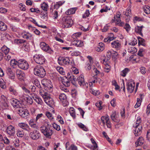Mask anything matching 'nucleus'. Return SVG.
Masks as SVG:
<instances>
[{
    "label": "nucleus",
    "mask_w": 150,
    "mask_h": 150,
    "mask_svg": "<svg viewBox=\"0 0 150 150\" xmlns=\"http://www.w3.org/2000/svg\"><path fill=\"white\" fill-rule=\"evenodd\" d=\"M34 74L40 78L44 77L46 75V71L43 67L40 65H37L33 69Z\"/></svg>",
    "instance_id": "1"
},
{
    "label": "nucleus",
    "mask_w": 150,
    "mask_h": 150,
    "mask_svg": "<svg viewBox=\"0 0 150 150\" xmlns=\"http://www.w3.org/2000/svg\"><path fill=\"white\" fill-rule=\"evenodd\" d=\"M141 120L140 117H138L137 118L136 123L133 125V127L135 128L134 133L135 136L140 135L141 133L142 129V125H140Z\"/></svg>",
    "instance_id": "2"
},
{
    "label": "nucleus",
    "mask_w": 150,
    "mask_h": 150,
    "mask_svg": "<svg viewBox=\"0 0 150 150\" xmlns=\"http://www.w3.org/2000/svg\"><path fill=\"white\" fill-rule=\"evenodd\" d=\"M72 73H68L67 74L68 78L71 81L72 83L75 85V82L77 80L76 74L79 73V71L78 69L75 67H74L72 69Z\"/></svg>",
    "instance_id": "3"
},
{
    "label": "nucleus",
    "mask_w": 150,
    "mask_h": 150,
    "mask_svg": "<svg viewBox=\"0 0 150 150\" xmlns=\"http://www.w3.org/2000/svg\"><path fill=\"white\" fill-rule=\"evenodd\" d=\"M40 131L46 137L48 138L51 137L53 133L52 129L49 127H42L40 128Z\"/></svg>",
    "instance_id": "4"
},
{
    "label": "nucleus",
    "mask_w": 150,
    "mask_h": 150,
    "mask_svg": "<svg viewBox=\"0 0 150 150\" xmlns=\"http://www.w3.org/2000/svg\"><path fill=\"white\" fill-rule=\"evenodd\" d=\"M40 48L44 51L50 54H52L54 51L49 46L44 42H41L40 43Z\"/></svg>",
    "instance_id": "5"
},
{
    "label": "nucleus",
    "mask_w": 150,
    "mask_h": 150,
    "mask_svg": "<svg viewBox=\"0 0 150 150\" xmlns=\"http://www.w3.org/2000/svg\"><path fill=\"white\" fill-rule=\"evenodd\" d=\"M63 26L64 28L71 27L73 24V21L70 17H64L62 18Z\"/></svg>",
    "instance_id": "6"
},
{
    "label": "nucleus",
    "mask_w": 150,
    "mask_h": 150,
    "mask_svg": "<svg viewBox=\"0 0 150 150\" xmlns=\"http://www.w3.org/2000/svg\"><path fill=\"white\" fill-rule=\"evenodd\" d=\"M33 59L37 63L40 64H44L45 61V59L44 57L40 54H35L33 57Z\"/></svg>",
    "instance_id": "7"
},
{
    "label": "nucleus",
    "mask_w": 150,
    "mask_h": 150,
    "mask_svg": "<svg viewBox=\"0 0 150 150\" xmlns=\"http://www.w3.org/2000/svg\"><path fill=\"white\" fill-rule=\"evenodd\" d=\"M18 66L20 68L26 70L28 69L29 65L26 60L23 59H20L18 61Z\"/></svg>",
    "instance_id": "8"
},
{
    "label": "nucleus",
    "mask_w": 150,
    "mask_h": 150,
    "mask_svg": "<svg viewBox=\"0 0 150 150\" xmlns=\"http://www.w3.org/2000/svg\"><path fill=\"white\" fill-rule=\"evenodd\" d=\"M11 103L13 107L15 108L20 109L23 107L22 102L16 99H11Z\"/></svg>",
    "instance_id": "9"
},
{
    "label": "nucleus",
    "mask_w": 150,
    "mask_h": 150,
    "mask_svg": "<svg viewBox=\"0 0 150 150\" xmlns=\"http://www.w3.org/2000/svg\"><path fill=\"white\" fill-rule=\"evenodd\" d=\"M29 136L33 140H37L41 137V134L39 131L34 130L30 133Z\"/></svg>",
    "instance_id": "10"
},
{
    "label": "nucleus",
    "mask_w": 150,
    "mask_h": 150,
    "mask_svg": "<svg viewBox=\"0 0 150 150\" xmlns=\"http://www.w3.org/2000/svg\"><path fill=\"white\" fill-rule=\"evenodd\" d=\"M109 120V118L108 115L103 116L101 118V120L103 125H104L105 123L107 127L110 128L111 127V125Z\"/></svg>",
    "instance_id": "11"
},
{
    "label": "nucleus",
    "mask_w": 150,
    "mask_h": 150,
    "mask_svg": "<svg viewBox=\"0 0 150 150\" xmlns=\"http://www.w3.org/2000/svg\"><path fill=\"white\" fill-rule=\"evenodd\" d=\"M18 113L21 115L22 117H26L29 115V112L28 110L25 109L23 107L18 110Z\"/></svg>",
    "instance_id": "12"
},
{
    "label": "nucleus",
    "mask_w": 150,
    "mask_h": 150,
    "mask_svg": "<svg viewBox=\"0 0 150 150\" xmlns=\"http://www.w3.org/2000/svg\"><path fill=\"white\" fill-rule=\"evenodd\" d=\"M70 60L69 57H63L61 58L59 61V63L60 65L66 66L70 64Z\"/></svg>",
    "instance_id": "13"
},
{
    "label": "nucleus",
    "mask_w": 150,
    "mask_h": 150,
    "mask_svg": "<svg viewBox=\"0 0 150 150\" xmlns=\"http://www.w3.org/2000/svg\"><path fill=\"white\" fill-rule=\"evenodd\" d=\"M127 89L128 92L129 93H132L133 91L135 86V82L131 80L128 81L127 84Z\"/></svg>",
    "instance_id": "14"
},
{
    "label": "nucleus",
    "mask_w": 150,
    "mask_h": 150,
    "mask_svg": "<svg viewBox=\"0 0 150 150\" xmlns=\"http://www.w3.org/2000/svg\"><path fill=\"white\" fill-rule=\"evenodd\" d=\"M43 99L44 101L50 107H52L54 104V102L52 98L49 96L48 95Z\"/></svg>",
    "instance_id": "15"
},
{
    "label": "nucleus",
    "mask_w": 150,
    "mask_h": 150,
    "mask_svg": "<svg viewBox=\"0 0 150 150\" xmlns=\"http://www.w3.org/2000/svg\"><path fill=\"white\" fill-rule=\"evenodd\" d=\"M111 47L117 50H119L121 47V44L118 40H114L111 43Z\"/></svg>",
    "instance_id": "16"
},
{
    "label": "nucleus",
    "mask_w": 150,
    "mask_h": 150,
    "mask_svg": "<svg viewBox=\"0 0 150 150\" xmlns=\"http://www.w3.org/2000/svg\"><path fill=\"white\" fill-rule=\"evenodd\" d=\"M18 125L21 128L27 131L30 132L31 130L29 126L25 123H20L18 124Z\"/></svg>",
    "instance_id": "17"
},
{
    "label": "nucleus",
    "mask_w": 150,
    "mask_h": 150,
    "mask_svg": "<svg viewBox=\"0 0 150 150\" xmlns=\"http://www.w3.org/2000/svg\"><path fill=\"white\" fill-rule=\"evenodd\" d=\"M17 76L18 78L21 80L23 79L25 76V74L24 72L21 70H18L16 71Z\"/></svg>",
    "instance_id": "18"
},
{
    "label": "nucleus",
    "mask_w": 150,
    "mask_h": 150,
    "mask_svg": "<svg viewBox=\"0 0 150 150\" xmlns=\"http://www.w3.org/2000/svg\"><path fill=\"white\" fill-rule=\"evenodd\" d=\"M72 44L78 47H81L83 46V42L80 40H75L72 42Z\"/></svg>",
    "instance_id": "19"
},
{
    "label": "nucleus",
    "mask_w": 150,
    "mask_h": 150,
    "mask_svg": "<svg viewBox=\"0 0 150 150\" xmlns=\"http://www.w3.org/2000/svg\"><path fill=\"white\" fill-rule=\"evenodd\" d=\"M7 132L9 134L13 135L15 132L14 127L12 126H9L7 128Z\"/></svg>",
    "instance_id": "20"
},
{
    "label": "nucleus",
    "mask_w": 150,
    "mask_h": 150,
    "mask_svg": "<svg viewBox=\"0 0 150 150\" xmlns=\"http://www.w3.org/2000/svg\"><path fill=\"white\" fill-rule=\"evenodd\" d=\"M32 97L34 100L38 104L40 105L42 104L43 102L42 100L37 95L34 94V95L32 96Z\"/></svg>",
    "instance_id": "21"
},
{
    "label": "nucleus",
    "mask_w": 150,
    "mask_h": 150,
    "mask_svg": "<svg viewBox=\"0 0 150 150\" xmlns=\"http://www.w3.org/2000/svg\"><path fill=\"white\" fill-rule=\"evenodd\" d=\"M21 35L23 38L27 39H30L32 36L30 33L25 31L21 33Z\"/></svg>",
    "instance_id": "22"
},
{
    "label": "nucleus",
    "mask_w": 150,
    "mask_h": 150,
    "mask_svg": "<svg viewBox=\"0 0 150 150\" xmlns=\"http://www.w3.org/2000/svg\"><path fill=\"white\" fill-rule=\"evenodd\" d=\"M144 142V140L143 137H140L135 143L136 146L142 145Z\"/></svg>",
    "instance_id": "23"
},
{
    "label": "nucleus",
    "mask_w": 150,
    "mask_h": 150,
    "mask_svg": "<svg viewBox=\"0 0 150 150\" xmlns=\"http://www.w3.org/2000/svg\"><path fill=\"white\" fill-rule=\"evenodd\" d=\"M103 63L105 65V67L104 68V71L106 72H108L110 70V66L106 63L105 61V59H103Z\"/></svg>",
    "instance_id": "24"
},
{
    "label": "nucleus",
    "mask_w": 150,
    "mask_h": 150,
    "mask_svg": "<svg viewBox=\"0 0 150 150\" xmlns=\"http://www.w3.org/2000/svg\"><path fill=\"white\" fill-rule=\"evenodd\" d=\"M65 1H61L57 2L54 5V8L56 9H58L59 7L64 3Z\"/></svg>",
    "instance_id": "25"
},
{
    "label": "nucleus",
    "mask_w": 150,
    "mask_h": 150,
    "mask_svg": "<svg viewBox=\"0 0 150 150\" xmlns=\"http://www.w3.org/2000/svg\"><path fill=\"white\" fill-rule=\"evenodd\" d=\"M78 81V83L79 85L81 86L84 82V76L82 75H80L79 77L77 78Z\"/></svg>",
    "instance_id": "26"
},
{
    "label": "nucleus",
    "mask_w": 150,
    "mask_h": 150,
    "mask_svg": "<svg viewBox=\"0 0 150 150\" xmlns=\"http://www.w3.org/2000/svg\"><path fill=\"white\" fill-rule=\"evenodd\" d=\"M7 29V26L4 23L0 21V30L4 31Z\"/></svg>",
    "instance_id": "27"
},
{
    "label": "nucleus",
    "mask_w": 150,
    "mask_h": 150,
    "mask_svg": "<svg viewBox=\"0 0 150 150\" xmlns=\"http://www.w3.org/2000/svg\"><path fill=\"white\" fill-rule=\"evenodd\" d=\"M142 95L141 94L140 98H138L137 99V102L134 106V108H138L140 106L141 102L142 101Z\"/></svg>",
    "instance_id": "28"
},
{
    "label": "nucleus",
    "mask_w": 150,
    "mask_h": 150,
    "mask_svg": "<svg viewBox=\"0 0 150 150\" xmlns=\"http://www.w3.org/2000/svg\"><path fill=\"white\" fill-rule=\"evenodd\" d=\"M144 27L143 26H137L135 27V32L137 33H138L139 34L142 36V33L141 31L142 29Z\"/></svg>",
    "instance_id": "29"
},
{
    "label": "nucleus",
    "mask_w": 150,
    "mask_h": 150,
    "mask_svg": "<svg viewBox=\"0 0 150 150\" xmlns=\"http://www.w3.org/2000/svg\"><path fill=\"white\" fill-rule=\"evenodd\" d=\"M76 10V8H71L67 10L65 12L67 15H70L74 13Z\"/></svg>",
    "instance_id": "30"
},
{
    "label": "nucleus",
    "mask_w": 150,
    "mask_h": 150,
    "mask_svg": "<svg viewBox=\"0 0 150 150\" xmlns=\"http://www.w3.org/2000/svg\"><path fill=\"white\" fill-rule=\"evenodd\" d=\"M104 49V45L103 43L100 42L99 43L98 46L97 50L98 51H102Z\"/></svg>",
    "instance_id": "31"
},
{
    "label": "nucleus",
    "mask_w": 150,
    "mask_h": 150,
    "mask_svg": "<svg viewBox=\"0 0 150 150\" xmlns=\"http://www.w3.org/2000/svg\"><path fill=\"white\" fill-rule=\"evenodd\" d=\"M68 79H69L68 78V79H67V78H66L65 79H63L62 80V83L66 87L69 86L70 85V81H69Z\"/></svg>",
    "instance_id": "32"
},
{
    "label": "nucleus",
    "mask_w": 150,
    "mask_h": 150,
    "mask_svg": "<svg viewBox=\"0 0 150 150\" xmlns=\"http://www.w3.org/2000/svg\"><path fill=\"white\" fill-rule=\"evenodd\" d=\"M41 7L42 9L45 12H47L49 7V6L47 4L44 2L41 4Z\"/></svg>",
    "instance_id": "33"
},
{
    "label": "nucleus",
    "mask_w": 150,
    "mask_h": 150,
    "mask_svg": "<svg viewBox=\"0 0 150 150\" xmlns=\"http://www.w3.org/2000/svg\"><path fill=\"white\" fill-rule=\"evenodd\" d=\"M10 64L12 67L14 68L18 65V61L17 62L15 59H12L11 60Z\"/></svg>",
    "instance_id": "34"
},
{
    "label": "nucleus",
    "mask_w": 150,
    "mask_h": 150,
    "mask_svg": "<svg viewBox=\"0 0 150 150\" xmlns=\"http://www.w3.org/2000/svg\"><path fill=\"white\" fill-rule=\"evenodd\" d=\"M129 71V69L127 68H125L121 72L120 75L123 77H125Z\"/></svg>",
    "instance_id": "35"
},
{
    "label": "nucleus",
    "mask_w": 150,
    "mask_h": 150,
    "mask_svg": "<svg viewBox=\"0 0 150 150\" xmlns=\"http://www.w3.org/2000/svg\"><path fill=\"white\" fill-rule=\"evenodd\" d=\"M128 52L131 54H134L137 52V49L134 47L132 46L128 49Z\"/></svg>",
    "instance_id": "36"
},
{
    "label": "nucleus",
    "mask_w": 150,
    "mask_h": 150,
    "mask_svg": "<svg viewBox=\"0 0 150 150\" xmlns=\"http://www.w3.org/2000/svg\"><path fill=\"white\" fill-rule=\"evenodd\" d=\"M7 74L10 77H11V78L14 79V76L13 72L12 71L11 69H8L6 70Z\"/></svg>",
    "instance_id": "37"
},
{
    "label": "nucleus",
    "mask_w": 150,
    "mask_h": 150,
    "mask_svg": "<svg viewBox=\"0 0 150 150\" xmlns=\"http://www.w3.org/2000/svg\"><path fill=\"white\" fill-rule=\"evenodd\" d=\"M39 93L40 95L42 96L44 98L48 95V94L46 92L44 91L43 90L41 89L39 90Z\"/></svg>",
    "instance_id": "38"
},
{
    "label": "nucleus",
    "mask_w": 150,
    "mask_h": 150,
    "mask_svg": "<svg viewBox=\"0 0 150 150\" xmlns=\"http://www.w3.org/2000/svg\"><path fill=\"white\" fill-rule=\"evenodd\" d=\"M69 112L71 115L74 118H75L76 117V114L74 109L73 107H71L70 108L69 110Z\"/></svg>",
    "instance_id": "39"
},
{
    "label": "nucleus",
    "mask_w": 150,
    "mask_h": 150,
    "mask_svg": "<svg viewBox=\"0 0 150 150\" xmlns=\"http://www.w3.org/2000/svg\"><path fill=\"white\" fill-rule=\"evenodd\" d=\"M59 98L60 100L62 102L64 101L66 102V96L64 94L61 93L59 96Z\"/></svg>",
    "instance_id": "40"
},
{
    "label": "nucleus",
    "mask_w": 150,
    "mask_h": 150,
    "mask_svg": "<svg viewBox=\"0 0 150 150\" xmlns=\"http://www.w3.org/2000/svg\"><path fill=\"white\" fill-rule=\"evenodd\" d=\"M116 19V23L117 25L120 26H122L124 25V23L121 21L120 18H117Z\"/></svg>",
    "instance_id": "41"
},
{
    "label": "nucleus",
    "mask_w": 150,
    "mask_h": 150,
    "mask_svg": "<svg viewBox=\"0 0 150 150\" xmlns=\"http://www.w3.org/2000/svg\"><path fill=\"white\" fill-rule=\"evenodd\" d=\"M22 47L23 49L26 51H28L30 50L29 44L28 43H26L25 42L23 45Z\"/></svg>",
    "instance_id": "42"
},
{
    "label": "nucleus",
    "mask_w": 150,
    "mask_h": 150,
    "mask_svg": "<svg viewBox=\"0 0 150 150\" xmlns=\"http://www.w3.org/2000/svg\"><path fill=\"white\" fill-rule=\"evenodd\" d=\"M144 11L146 14L150 13V7L148 6H145L143 7Z\"/></svg>",
    "instance_id": "43"
},
{
    "label": "nucleus",
    "mask_w": 150,
    "mask_h": 150,
    "mask_svg": "<svg viewBox=\"0 0 150 150\" xmlns=\"http://www.w3.org/2000/svg\"><path fill=\"white\" fill-rule=\"evenodd\" d=\"M1 50L5 55L8 54L9 51V49L6 46H4L1 48Z\"/></svg>",
    "instance_id": "44"
},
{
    "label": "nucleus",
    "mask_w": 150,
    "mask_h": 150,
    "mask_svg": "<svg viewBox=\"0 0 150 150\" xmlns=\"http://www.w3.org/2000/svg\"><path fill=\"white\" fill-rule=\"evenodd\" d=\"M90 91L93 95L95 96H98L100 94V92L99 91L94 90L93 89L91 88Z\"/></svg>",
    "instance_id": "45"
},
{
    "label": "nucleus",
    "mask_w": 150,
    "mask_h": 150,
    "mask_svg": "<svg viewBox=\"0 0 150 150\" xmlns=\"http://www.w3.org/2000/svg\"><path fill=\"white\" fill-rule=\"evenodd\" d=\"M13 142L16 147H18L20 145L19 141L18 139L14 137Z\"/></svg>",
    "instance_id": "46"
},
{
    "label": "nucleus",
    "mask_w": 150,
    "mask_h": 150,
    "mask_svg": "<svg viewBox=\"0 0 150 150\" xmlns=\"http://www.w3.org/2000/svg\"><path fill=\"white\" fill-rule=\"evenodd\" d=\"M9 90L11 94L15 96H17V92L13 88L10 87L9 88Z\"/></svg>",
    "instance_id": "47"
},
{
    "label": "nucleus",
    "mask_w": 150,
    "mask_h": 150,
    "mask_svg": "<svg viewBox=\"0 0 150 150\" xmlns=\"http://www.w3.org/2000/svg\"><path fill=\"white\" fill-rule=\"evenodd\" d=\"M77 125L79 127L81 128L83 130L86 131H87V128H86L85 126L82 123H78Z\"/></svg>",
    "instance_id": "48"
},
{
    "label": "nucleus",
    "mask_w": 150,
    "mask_h": 150,
    "mask_svg": "<svg viewBox=\"0 0 150 150\" xmlns=\"http://www.w3.org/2000/svg\"><path fill=\"white\" fill-rule=\"evenodd\" d=\"M56 69L60 74L63 75L64 74V71L62 67L58 66L57 67Z\"/></svg>",
    "instance_id": "49"
},
{
    "label": "nucleus",
    "mask_w": 150,
    "mask_h": 150,
    "mask_svg": "<svg viewBox=\"0 0 150 150\" xmlns=\"http://www.w3.org/2000/svg\"><path fill=\"white\" fill-rule=\"evenodd\" d=\"M90 61L87 62L86 64L85 68L87 70H90L91 68V66L90 65Z\"/></svg>",
    "instance_id": "50"
},
{
    "label": "nucleus",
    "mask_w": 150,
    "mask_h": 150,
    "mask_svg": "<svg viewBox=\"0 0 150 150\" xmlns=\"http://www.w3.org/2000/svg\"><path fill=\"white\" fill-rule=\"evenodd\" d=\"M110 10V8L108 6H106L105 7H104L102 9H101L100 11V12L101 13H103L104 12H107L108 11V10Z\"/></svg>",
    "instance_id": "51"
},
{
    "label": "nucleus",
    "mask_w": 150,
    "mask_h": 150,
    "mask_svg": "<svg viewBox=\"0 0 150 150\" xmlns=\"http://www.w3.org/2000/svg\"><path fill=\"white\" fill-rule=\"evenodd\" d=\"M125 14L127 17L129 16L131 14V8L129 7L127 8Z\"/></svg>",
    "instance_id": "52"
},
{
    "label": "nucleus",
    "mask_w": 150,
    "mask_h": 150,
    "mask_svg": "<svg viewBox=\"0 0 150 150\" xmlns=\"http://www.w3.org/2000/svg\"><path fill=\"white\" fill-rule=\"evenodd\" d=\"M25 42V40L20 39H15L14 40V42L17 44H24Z\"/></svg>",
    "instance_id": "53"
},
{
    "label": "nucleus",
    "mask_w": 150,
    "mask_h": 150,
    "mask_svg": "<svg viewBox=\"0 0 150 150\" xmlns=\"http://www.w3.org/2000/svg\"><path fill=\"white\" fill-rule=\"evenodd\" d=\"M140 71L142 74H144L146 73L147 70L144 67H141L140 68Z\"/></svg>",
    "instance_id": "54"
},
{
    "label": "nucleus",
    "mask_w": 150,
    "mask_h": 150,
    "mask_svg": "<svg viewBox=\"0 0 150 150\" xmlns=\"http://www.w3.org/2000/svg\"><path fill=\"white\" fill-rule=\"evenodd\" d=\"M102 103L101 101H99L96 103V105L98 108V109L99 110L102 109L103 107L101 106Z\"/></svg>",
    "instance_id": "55"
},
{
    "label": "nucleus",
    "mask_w": 150,
    "mask_h": 150,
    "mask_svg": "<svg viewBox=\"0 0 150 150\" xmlns=\"http://www.w3.org/2000/svg\"><path fill=\"white\" fill-rule=\"evenodd\" d=\"M17 136L22 137L24 135V132L22 130L21 131L19 130H17Z\"/></svg>",
    "instance_id": "56"
},
{
    "label": "nucleus",
    "mask_w": 150,
    "mask_h": 150,
    "mask_svg": "<svg viewBox=\"0 0 150 150\" xmlns=\"http://www.w3.org/2000/svg\"><path fill=\"white\" fill-rule=\"evenodd\" d=\"M72 56H79L81 54L80 52L77 51H74L71 53Z\"/></svg>",
    "instance_id": "57"
},
{
    "label": "nucleus",
    "mask_w": 150,
    "mask_h": 150,
    "mask_svg": "<svg viewBox=\"0 0 150 150\" xmlns=\"http://www.w3.org/2000/svg\"><path fill=\"white\" fill-rule=\"evenodd\" d=\"M2 142H4V144H10L9 140L6 137H4L3 139H2Z\"/></svg>",
    "instance_id": "58"
},
{
    "label": "nucleus",
    "mask_w": 150,
    "mask_h": 150,
    "mask_svg": "<svg viewBox=\"0 0 150 150\" xmlns=\"http://www.w3.org/2000/svg\"><path fill=\"white\" fill-rule=\"evenodd\" d=\"M29 124L30 127L33 128L35 129L37 128V126L34 123L33 120H31L29 121Z\"/></svg>",
    "instance_id": "59"
},
{
    "label": "nucleus",
    "mask_w": 150,
    "mask_h": 150,
    "mask_svg": "<svg viewBox=\"0 0 150 150\" xmlns=\"http://www.w3.org/2000/svg\"><path fill=\"white\" fill-rule=\"evenodd\" d=\"M41 18L45 21L47 20V12H45V13H42Z\"/></svg>",
    "instance_id": "60"
},
{
    "label": "nucleus",
    "mask_w": 150,
    "mask_h": 150,
    "mask_svg": "<svg viewBox=\"0 0 150 150\" xmlns=\"http://www.w3.org/2000/svg\"><path fill=\"white\" fill-rule=\"evenodd\" d=\"M57 120L61 124H63L64 123L63 119L60 115H58L57 117Z\"/></svg>",
    "instance_id": "61"
},
{
    "label": "nucleus",
    "mask_w": 150,
    "mask_h": 150,
    "mask_svg": "<svg viewBox=\"0 0 150 150\" xmlns=\"http://www.w3.org/2000/svg\"><path fill=\"white\" fill-rule=\"evenodd\" d=\"M11 29L13 32H17L19 30V28L16 27L13 25H11L10 27Z\"/></svg>",
    "instance_id": "62"
},
{
    "label": "nucleus",
    "mask_w": 150,
    "mask_h": 150,
    "mask_svg": "<svg viewBox=\"0 0 150 150\" xmlns=\"http://www.w3.org/2000/svg\"><path fill=\"white\" fill-rule=\"evenodd\" d=\"M52 126L53 127L58 131L60 129V126L55 123L52 124Z\"/></svg>",
    "instance_id": "63"
},
{
    "label": "nucleus",
    "mask_w": 150,
    "mask_h": 150,
    "mask_svg": "<svg viewBox=\"0 0 150 150\" xmlns=\"http://www.w3.org/2000/svg\"><path fill=\"white\" fill-rule=\"evenodd\" d=\"M108 37L110 39V41H112L115 39V37H114L113 34L112 33H109L108 36Z\"/></svg>",
    "instance_id": "64"
}]
</instances>
